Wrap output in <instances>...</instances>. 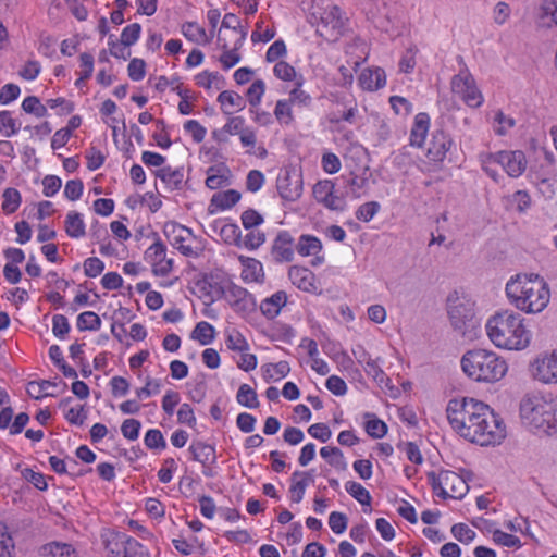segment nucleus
I'll list each match as a JSON object with an SVG mask.
<instances>
[{
  "instance_id": "nucleus-1",
  "label": "nucleus",
  "mask_w": 557,
  "mask_h": 557,
  "mask_svg": "<svg viewBox=\"0 0 557 557\" xmlns=\"http://www.w3.org/2000/svg\"><path fill=\"white\" fill-rule=\"evenodd\" d=\"M451 428L463 438L481 446L499 444L506 436L503 420L473 398L449 400L446 408Z\"/></svg>"
},
{
  "instance_id": "nucleus-2",
  "label": "nucleus",
  "mask_w": 557,
  "mask_h": 557,
  "mask_svg": "<svg viewBox=\"0 0 557 557\" xmlns=\"http://www.w3.org/2000/svg\"><path fill=\"white\" fill-rule=\"evenodd\" d=\"M485 330L494 346L505 350H523L530 345L532 337L524 319L511 310H503L490 317Z\"/></svg>"
},
{
  "instance_id": "nucleus-3",
  "label": "nucleus",
  "mask_w": 557,
  "mask_h": 557,
  "mask_svg": "<svg viewBox=\"0 0 557 557\" xmlns=\"http://www.w3.org/2000/svg\"><path fill=\"white\" fill-rule=\"evenodd\" d=\"M506 295L511 305L525 313H540L548 305L550 290L539 274H518L506 284Z\"/></svg>"
},
{
  "instance_id": "nucleus-4",
  "label": "nucleus",
  "mask_w": 557,
  "mask_h": 557,
  "mask_svg": "<svg viewBox=\"0 0 557 557\" xmlns=\"http://www.w3.org/2000/svg\"><path fill=\"white\" fill-rule=\"evenodd\" d=\"M520 418L528 428L547 435H557V397L531 392L520 401Z\"/></svg>"
},
{
  "instance_id": "nucleus-5",
  "label": "nucleus",
  "mask_w": 557,
  "mask_h": 557,
  "mask_svg": "<svg viewBox=\"0 0 557 557\" xmlns=\"http://www.w3.org/2000/svg\"><path fill=\"white\" fill-rule=\"evenodd\" d=\"M463 372L476 382H497L507 372V362L496 352L487 349H472L461 358Z\"/></svg>"
},
{
  "instance_id": "nucleus-6",
  "label": "nucleus",
  "mask_w": 557,
  "mask_h": 557,
  "mask_svg": "<svg viewBox=\"0 0 557 557\" xmlns=\"http://www.w3.org/2000/svg\"><path fill=\"white\" fill-rule=\"evenodd\" d=\"M475 302L465 295L455 293L447 299V314L453 330L468 341L476 338L480 320L475 314Z\"/></svg>"
},
{
  "instance_id": "nucleus-7",
  "label": "nucleus",
  "mask_w": 557,
  "mask_h": 557,
  "mask_svg": "<svg viewBox=\"0 0 557 557\" xmlns=\"http://www.w3.org/2000/svg\"><path fill=\"white\" fill-rule=\"evenodd\" d=\"M480 162L483 171L495 182H498L499 174L494 164L502 165L510 177H519L527 169V159L521 150L482 153Z\"/></svg>"
},
{
  "instance_id": "nucleus-8",
  "label": "nucleus",
  "mask_w": 557,
  "mask_h": 557,
  "mask_svg": "<svg viewBox=\"0 0 557 557\" xmlns=\"http://www.w3.org/2000/svg\"><path fill=\"white\" fill-rule=\"evenodd\" d=\"M428 480L433 492L442 498H461L469 488L463 478L450 470H442L438 473L429 472Z\"/></svg>"
},
{
  "instance_id": "nucleus-9",
  "label": "nucleus",
  "mask_w": 557,
  "mask_h": 557,
  "mask_svg": "<svg viewBox=\"0 0 557 557\" xmlns=\"http://www.w3.org/2000/svg\"><path fill=\"white\" fill-rule=\"evenodd\" d=\"M450 88L468 107L479 108L482 106L483 96L475 84L474 77L466 66L451 77Z\"/></svg>"
},
{
  "instance_id": "nucleus-10",
  "label": "nucleus",
  "mask_w": 557,
  "mask_h": 557,
  "mask_svg": "<svg viewBox=\"0 0 557 557\" xmlns=\"http://www.w3.org/2000/svg\"><path fill=\"white\" fill-rule=\"evenodd\" d=\"M344 30V20L341 14V9L337 5H332L324 9L320 13V22L317 26V33L327 41H336Z\"/></svg>"
},
{
  "instance_id": "nucleus-11",
  "label": "nucleus",
  "mask_w": 557,
  "mask_h": 557,
  "mask_svg": "<svg viewBox=\"0 0 557 557\" xmlns=\"http://www.w3.org/2000/svg\"><path fill=\"white\" fill-rule=\"evenodd\" d=\"M100 541L107 557H126L129 553L131 542H137L126 533L112 529H103L100 533Z\"/></svg>"
},
{
  "instance_id": "nucleus-12",
  "label": "nucleus",
  "mask_w": 557,
  "mask_h": 557,
  "mask_svg": "<svg viewBox=\"0 0 557 557\" xmlns=\"http://www.w3.org/2000/svg\"><path fill=\"white\" fill-rule=\"evenodd\" d=\"M313 196L319 203L333 211H344L347 207L345 195H337L335 184L330 180L318 182L313 186Z\"/></svg>"
},
{
  "instance_id": "nucleus-13",
  "label": "nucleus",
  "mask_w": 557,
  "mask_h": 557,
  "mask_svg": "<svg viewBox=\"0 0 557 557\" xmlns=\"http://www.w3.org/2000/svg\"><path fill=\"white\" fill-rule=\"evenodd\" d=\"M532 376L543 383H557V352L539 356L530 364Z\"/></svg>"
},
{
  "instance_id": "nucleus-14",
  "label": "nucleus",
  "mask_w": 557,
  "mask_h": 557,
  "mask_svg": "<svg viewBox=\"0 0 557 557\" xmlns=\"http://www.w3.org/2000/svg\"><path fill=\"white\" fill-rule=\"evenodd\" d=\"M276 188L286 201H296L302 194L301 175L294 170H285L277 176Z\"/></svg>"
},
{
  "instance_id": "nucleus-15",
  "label": "nucleus",
  "mask_w": 557,
  "mask_h": 557,
  "mask_svg": "<svg viewBox=\"0 0 557 557\" xmlns=\"http://www.w3.org/2000/svg\"><path fill=\"white\" fill-rule=\"evenodd\" d=\"M164 234L169 242L178 249L184 256H195L190 245L186 244L191 238V231L178 223L168 222L164 225Z\"/></svg>"
},
{
  "instance_id": "nucleus-16",
  "label": "nucleus",
  "mask_w": 557,
  "mask_h": 557,
  "mask_svg": "<svg viewBox=\"0 0 557 557\" xmlns=\"http://www.w3.org/2000/svg\"><path fill=\"white\" fill-rule=\"evenodd\" d=\"M165 251V246L157 240L145 252L146 259L152 265L153 273L158 276H165L173 269V260L166 258Z\"/></svg>"
},
{
  "instance_id": "nucleus-17",
  "label": "nucleus",
  "mask_w": 557,
  "mask_h": 557,
  "mask_svg": "<svg viewBox=\"0 0 557 557\" xmlns=\"http://www.w3.org/2000/svg\"><path fill=\"white\" fill-rule=\"evenodd\" d=\"M296 244L287 231H281L273 240L271 256L275 262H290L294 258Z\"/></svg>"
},
{
  "instance_id": "nucleus-18",
  "label": "nucleus",
  "mask_w": 557,
  "mask_h": 557,
  "mask_svg": "<svg viewBox=\"0 0 557 557\" xmlns=\"http://www.w3.org/2000/svg\"><path fill=\"white\" fill-rule=\"evenodd\" d=\"M453 146V140L443 131H436L432 134V139L426 148V157L435 162L443 161Z\"/></svg>"
},
{
  "instance_id": "nucleus-19",
  "label": "nucleus",
  "mask_w": 557,
  "mask_h": 557,
  "mask_svg": "<svg viewBox=\"0 0 557 557\" xmlns=\"http://www.w3.org/2000/svg\"><path fill=\"white\" fill-rule=\"evenodd\" d=\"M223 293L225 299L235 311H245L252 305L251 295L238 285L231 283Z\"/></svg>"
},
{
  "instance_id": "nucleus-20",
  "label": "nucleus",
  "mask_w": 557,
  "mask_h": 557,
  "mask_svg": "<svg viewBox=\"0 0 557 557\" xmlns=\"http://www.w3.org/2000/svg\"><path fill=\"white\" fill-rule=\"evenodd\" d=\"M358 83L362 89L375 91L385 86L386 75L381 67L364 69L358 77Z\"/></svg>"
},
{
  "instance_id": "nucleus-21",
  "label": "nucleus",
  "mask_w": 557,
  "mask_h": 557,
  "mask_svg": "<svg viewBox=\"0 0 557 557\" xmlns=\"http://www.w3.org/2000/svg\"><path fill=\"white\" fill-rule=\"evenodd\" d=\"M358 362L363 364L366 373L371 376L380 386L389 385V379L386 376L384 371L379 364V359H372L364 350L358 357Z\"/></svg>"
},
{
  "instance_id": "nucleus-22",
  "label": "nucleus",
  "mask_w": 557,
  "mask_h": 557,
  "mask_svg": "<svg viewBox=\"0 0 557 557\" xmlns=\"http://www.w3.org/2000/svg\"><path fill=\"white\" fill-rule=\"evenodd\" d=\"M288 277L299 289L310 292L314 288V274L307 268L297 265L290 267Z\"/></svg>"
},
{
  "instance_id": "nucleus-23",
  "label": "nucleus",
  "mask_w": 557,
  "mask_h": 557,
  "mask_svg": "<svg viewBox=\"0 0 557 557\" xmlns=\"http://www.w3.org/2000/svg\"><path fill=\"white\" fill-rule=\"evenodd\" d=\"M430 126V116L426 113H418L410 132V144L422 147Z\"/></svg>"
},
{
  "instance_id": "nucleus-24",
  "label": "nucleus",
  "mask_w": 557,
  "mask_h": 557,
  "mask_svg": "<svg viewBox=\"0 0 557 557\" xmlns=\"http://www.w3.org/2000/svg\"><path fill=\"white\" fill-rule=\"evenodd\" d=\"M286 293L280 290L264 299L260 305V310L268 319H273L280 313L282 307L286 305Z\"/></svg>"
},
{
  "instance_id": "nucleus-25",
  "label": "nucleus",
  "mask_w": 557,
  "mask_h": 557,
  "mask_svg": "<svg viewBox=\"0 0 557 557\" xmlns=\"http://www.w3.org/2000/svg\"><path fill=\"white\" fill-rule=\"evenodd\" d=\"M311 479L310 472L295 471L292 475V485L289 488L290 500L295 504L301 502L308 481Z\"/></svg>"
},
{
  "instance_id": "nucleus-26",
  "label": "nucleus",
  "mask_w": 557,
  "mask_h": 557,
  "mask_svg": "<svg viewBox=\"0 0 557 557\" xmlns=\"http://www.w3.org/2000/svg\"><path fill=\"white\" fill-rule=\"evenodd\" d=\"M156 175L170 190L180 189L184 181V171L182 168L172 169L170 166H164L158 170Z\"/></svg>"
},
{
  "instance_id": "nucleus-27",
  "label": "nucleus",
  "mask_w": 557,
  "mask_h": 557,
  "mask_svg": "<svg viewBox=\"0 0 557 557\" xmlns=\"http://www.w3.org/2000/svg\"><path fill=\"white\" fill-rule=\"evenodd\" d=\"M295 249L304 257L315 256L321 251L322 244L320 239L314 236L301 235L295 246Z\"/></svg>"
},
{
  "instance_id": "nucleus-28",
  "label": "nucleus",
  "mask_w": 557,
  "mask_h": 557,
  "mask_svg": "<svg viewBox=\"0 0 557 557\" xmlns=\"http://www.w3.org/2000/svg\"><path fill=\"white\" fill-rule=\"evenodd\" d=\"M65 232L72 238H81L85 235V223L81 213L70 211L65 219Z\"/></svg>"
},
{
  "instance_id": "nucleus-29",
  "label": "nucleus",
  "mask_w": 557,
  "mask_h": 557,
  "mask_svg": "<svg viewBox=\"0 0 557 557\" xmlns=\"http://www.w3.org/2000/svg\"><path fill=\"white\" fill-rule=\"evenodd\" d=\"M244 269L242 277L245 282H261L264 273L261 262L256 259L247 258L243 260Z\"/></svg>"
},
{
  "instance_id": "nucleus-30",
  "label": "nucleus",
  "mask_w": 557,
  "mask_h": 557,
  "mask_svg": "<svg viewBox=\"0 0 557 557\" xmlns=\"http://www.w3.org/2000/svg\"><path fill=\"white\" fill-rule=\"evenodd\" d=\"M189 451L193 455V459L202 465H206L215 459V450L211 445L202 442L194 443L189 446Z\"/></svg>"
},
{
  "instance_id": "nucleus-31",
  "label": "nucleus",
  "mask_w": 557,
  "mask_h": 557,
  "mask_svg": "<svg viewBox=\"0 0 557 557\" xmlns=\"http://www.w3.org/2000/svg\"><path fill=\"white\" fill-rule=\"evenodd\" d=\"M183 35L190 41L196 44H208L210 39L206 29L196 22H186L182 25Z\"/></svg>"
},
{
  "instance_id": "nucleus-32",
  "label": "nucleus",
  "mask_w": 557,
  "mask_h": 557,
  "mask_svg": "<svg viewBox=\"0 0 557 557\" xmlns=\"http://www.w3.org/2000/svg\"><path fill=\"white\" fill-rule=\"evenodd\" d=\"M240 199V194L235 189L216 193L211 199V206H215L221 210L230 209L235 206Z\"/></svg>"
},
{
  "instance_id": "nucleus-33",
  "label": "nucleus",
  "mask_w": 557,
  "mask_h": 557,
  "mask_svg": "<svg viewBox=\"0 0 557 557\" xmlns=\"http://www.w3.org/2000/svg\"><path fill=\"white\" fill-rule=\"evenodd\" d=\"M218 101L221 103L222 111L225 114L232 113V111L227 110V107L236 108L238 110H242L245 107L243 97L235 91H222L218 97Z\"/></svg>"
},
{
  "instance_id": "nucleus-34",
  "label": "nucleus",
  "mask_w": 557,
  "mask_h": 557,
  "mask_svg": "<svg viewBox=\"0 0 557 557\" xmlns=\"http://www.w3.org/2000/svg\"><path fill=\"white\" fill-rule=\"evenodd\" d=\"M345 182L346 187L348 188L345 195L355 199L360 198L364 194L369 184L368 177L354 174H351V176Z\"/></svg>"
},
{
  "instance_id": "nucleus-35",
  "label": "nucleus",
  "mask_w": 557,
  "mask_h": 557,
  "mask_svg": "<svg viewBox=\"0 0 557 557\" xmlns=\"http://www.w3.org/2000/svg\"><path fill=\"white\" fill-rule=\"evenodd\" d=\"M236 399L244 407L253 409L259 407L257 393L248 384H242L238 388Z\"/></svg>"
},
{
  "instance_id": "nucleus-36",
  "label": "nucleus",
  "mask_w": 557,
  "mask_h": 557,
  "mask_svg": "<svg viewBox=\"0 0 557 557\" xmlns=\"http://www.w3.org/2000/svg\"><path fill=\"white\" fill-rule=\"evenodd\" d=\"M196 84L206 89H210L212 87L221 89L224 85V78L218 72L211 73L205 71L196 76Z\"/></svg>"
},
{
  "instance_id": "nucleus-37",
  "label": "nucleus",
  "mask_w": 557,
  "mask_h": 557,
  "mask_svg": "<svg viewBox=\"0 0 557 557\" xmlns=\"http://www.w3.org/2000/svg\"><path fill=\"white\" fill-rule=\"evenodd\" d=\"M191 338L197 339L201 345H208L214 339V327L210 323L201 321L191 332Z\"/></svg>"
},
{
  "instance_id": "nucleus-38",
  "label": "nucleus",
  "mask_w": 557,
  "mask_h": 557,
  "mask_svg": "<svg viewBox=\"0 0 557 557\" xmlns=\"http://www.w3.org/2000/svg\"><path fill=\"white\" fill-rule=\"evenodd\" d=\"M245 129V120L242 116H233L220 131H214L213 136L219 140H225L224 134H240Z\"/></svg>"
},
{
  "instance_id": "nucleus-39",
  "label": "nucleus",
  "mask_w": 557,
  "mask_h": 557,
  "mask_svg": "<svg viewBox=\"0 0 557 557\" xmlns=\"http://www.w3.org/2000/svg\"><path fill=\"white\" fill-rule=\"evenodd\" d=\"M515 125L516 121L513 117L506 115L502 110L495 112L493 128L498 136L508 134L509 129Z\"/></svg>"
},
{
  "instance_id": "nucleus-40",
  "label": "nucleus",
  "mask_w": 557,
  "mask_h": 557,
  "mask_svg": "<svg viewBox=\"0 0 557 557\" xmlns=\"http://www.w3.org/2000/svg\"><path fill=\"white\" fill-rule=\"evenodd\" d=\"M100 326L101 320L92 311H85L77 317V327L79 331H97Z\"/></svg>"
},
{
  "instance_id": "nucleus-41",
  "label": "nucleus",
  "mask_w": 557,
  "mask_h": 557,
  "mask_svg": "<svg viewBox=\"0 0 557 557\" xmlns=\"http://www.w3.org/2000/svg\"><path fill=\"white\" fill-rule=\"evenodd\" d=\"M2 210L8 213H14L21 205V194L15 188H7L3 191Z\"/></svg>"
},
{
  "instance_id": "nucleus-42",
  "label": "nucleus",
  "mask_w": 557,
  "mask_h": 557,
  "mask_svg": "<svg viewBox=\"0 0 557 557\" xmlns=\"http://www.w3.org/2000/svg\"><path fill=\"white\" fill-rule=\"evenodd\" d=\"M346 491L361 505L370 506L371 495L360 483L348 481L345 484Z\"/></svg>"
},
{
  "instance_id": "nucleus-43",
  "label": "nucleus",
  "mask_w": 557,
  "mask_h": 557,
  "mask_svg": "<svg viewBox=\"0 0 557 557\" xmlns=\"http://www.w3.org/2000/svg\"><path fill=\"white\" fill-rule=\"evenodd\" d=\"M225 344L228 349L234 351L245 352L249 350L248 342L243 334L236 330H232L227 333Z\"/></svg>"
},
{
  "instance_id": "nucleus-44",
  "label": "nucleus",
  "mask_w": 557,
  "mask_h": 557,
  "mask_svg": "<svg viewBox=\"0 0 557 557\" xmlns=\"http://www.w3.org/2000/svg\"><path fill=\"white\" fill-rule=\"evenodd\" d=\"M44 550L51 554L53 557H78L75 548L65 543H50L44 547Z\"/></svg>"
},
{
  "instance_id": "nucleus-45",
  "label": "nucleus",
  "mask_w": 557,
  "mask_h": 557,
  "mask_svg": "<svg viewBox=\"0 0 557 557\" xmlns=\"http://www.w3.org/2000/svg\"><path fill=\"white\" fill-rule=\"evenodd\" d=\"M320 455L326 459L331 466L343 470L346 468L344 456L337 447H322Z\"/></svg>"
},
{
  "instance_id": "nucleus-46",
  "label": "nucleus",
  "mask_w": 557,
  "mask_h": 557,
  "mask_svg": "<svg viewBox=\"0 0 557 557\" xmlns=\"http://www.w3.org/2000/svg\"><path fill=\"white\" fill-rule=\"evenodd\" d=\"M224 52L220 57V62L222 63L225 70H228L236 65L240 61V55L237 50L242 47L238 41L235 42L233 49H228L227 44H223Z\"/></svg>"
},
{
  "instance_id": "nucleus-47",
  "label": "nucleus",
  "mask_w": 557,
  "mask_h": 557,
  "mask_svg": "<svg viewBox=\"0 0 557 557\" xmlns=\"http://www.w3.org/2000/svg\"><path fill=\"white\" fill-rule=\"evenodd\" d=\"M220 235L226 244L242 245L240 228L236 224H224L221 227Z\"/></svg>"
},
{
  "instance_id": "nucleus-48",
  "label": "nucleus",
  "mask_w": 557,
  "mask_h": 557,
  "mask_svg": "<svg viewBox=\"0 0 557 557\" xmlns=\"http://www.w3.org/2000/svg\"><path fill=\"white\" fill-rule=\"evenodd\" d=\"M22 109L37 117H42L47 114L46 106L41 104L40 100L35 96L26 97L22 102Z\"/></svg>"
},
{
  "instance_id": "nucleus-49",
  "label": "nucleus",
  "mask_w": 557,
  "mask_h": 557,
  "mask_svg": "<svg viewBox=\"0 0 557 557\" xmlns=\"http://www.w3.org/2000/svg\"><path fill=\"white\" fill-rule=\"evenodd\" d=\"M222 27L230 28L234 33L239 34V38L237 41H238L239 46L243 45V42L246 38V35H247V32H246V29H244L240 26V22L235 14H233V13L225 14L223 17V21H222Z\"/></svg>"
},
{
  "instance_id": "nucleus-50",
  "label": "nucleus",
  "mask_w": 557,
  "mask_h": 557,
  "mask_svg": "<svg viewBox=\"0 0 557 557\" xmlns=\"http://www.w3.org/2000/svg\"><path fill=\"white\" fill-rule=\"evenodd\" d=\"M54 386H55V383H52L47 380H42L40 382L33 381L28 384L27 392L34 398L39 399L40 397H44V396H53L52 393L48 392V388L54 387Z\"/></svg>"
},
{
  "instance_id": "nucleus-51",
  "label": "nucleus",
  "mask_w": 557,
  "mask_h": 557,
  "mask_svg": "<svg viewBox=\"0 0 557 557\" xmlns=\"http://www.w3.org/2000/svg\"><path fill=\"white\" fill-rule=\"evenodd\" d=\"M302 77L296 81V86L289 91L290 103H297L301 106H309L311 102V97L305 90L301 89Z\"/></svg>"
},
{
  "instance_id": "nucleus-52",
  "label": "nucleus",
  "mask_w": 557,
  "mask_h": 557,
  "mask_svg": "<svg viewBox=\"0 0 557 557\" xmlns=\"http://www.w3.org/2000/svg\"><path fill=\"white\" fill-rule=\"evenodd\" d=\"M14 547V542L7 527L0 522V557H12Z\"/></svg>"
},
{
  "instance_id": "nucleus-53",
  "label": "nucleus",
  "mask_w": 557,
  "mask_h": 557,
  "mask_svg": "<svg viewBox=\"0 0 557 557\" xmlns=\"http://www.w3.org/2000/svg\"><path fill=\"white\" fill-rule=\"evenodd\" d=\"M144 442L150 449H164L166 447V442L161 431L157 429L149 430L145 435Z\"/></svg>"
},
{
  "instance_id": "nucleus-54",
  "label": "nucleus",
  "mask_w": 557,
  "mask_h": 557,
  "mask_svg": "<svg viewBox=\"0 0 557 557\" xmlns=\"http://www.w3.org/2000/svg\"><path fill=\"white\" fill-rule=\"evenodd\" d=\"M141 26L138 23H133L126 26L121 34V44L125 47L133 46L139 38Z\"/></svg>"
},
{
  "instance_id": "nucleus-55",
  "label": "nucleus",
  "mask_w": 557,
  "mask_h": 557,
  "mask_svg": "<svg viewBox=\"0 0 557 557\" xmlns=\"http://www.w3.org/2000/svg\"><path fill=\"white\" fill-rule=\"evenodd\" d=\"M290 102L286 99L278 100L274 109V115L281 123L289 124L293 121Z\"/></svg>"
},
{
  "instance_id": "nucleus-56",
  "label": "nucleus",
  "mask_w": 557,
  "mask_h": 557,
  "mask_svg": "<svg viewBox=\"0 0 557 557\" xmlns=\"http://www.w3.org/2000/svg\"><path fill=\"white\" fill-rule=\"evenodd\" d=\"M247 231V234L242 239V245H244L246 248L251 250L257 249L265 242L264 233L255 230V227Z\"/></svg>"
},
{
  "instance_id": "nucleus-57",
  "label": "nucleus",
  "mask_w": 557,
  "mask_h": 557,
  "mask_svg": "<svg viewBox=\"0 0 557 557\" xmlns=\"http://www.w3.org/2000/svg\"><path fill=\"white\" fill-rule=\"evenodd\" d=\"M418 53L417 47H409L399 61V71L401 73H411L417 64L416 54Z\"/></svg>"
},
{
  "instance_id": "nucleus-58",
  "label": "nucleus",
  "mask_w": 557,
  "mask_h": 557,
  "mask_svg": "<svg viewBox=\"0 0 557 557\" xmlns=\"http://www.w3.org/2000/svg\"><path fill=\"white\" fill-rule=\"evenodd\" d=\"M380 203L376 201H370L361 205L356 211V218L363 222H369L379 212Z\"/></svg>"
},
{
  "instance_id": "nucleus-59",
  "label": "nucleus",
  "mask_w": 557,
  "mask_h": 557,
  "mask_svg": "<svg viewBox=\"0 0 557 557\" xmlns=\"http://www.w3.org/2000/svg\"><path fill=\"white\" fill-rule=\"evenodd\" d=\"M451 533L456 540L462 543H470L475 537V532L465 523H457L451 527Z\"/></svg>"
},
{
  "instance_id": "nucleus-60",
  "label": "nucleus",
  "mask_w": 557,
  "mask_h": 557,
  "mask_svg": "<svg viewBox=\"0 0 557 557\" xmlns=\"http://www.w3.org/2000/svg\"><path fill=\"white\" fill-rule=\"evenodd\" d=\"M264 90H265V85H264L263 81H261V79L255 81L247 90L248 102L253 107L258 106L261 101Z\"/></svg>"
},
{
  "instance_id": "nucleus-61",
  "label": "nucleus",
  "mask_w": 557,
  "mask_h": 557,
  "mask_svg": "<svg viewBox=\"0 0 557 557\" xmlns=\"http://www.w3.org/2000/svg\"><path fill=\"white\" fill-rule=\"evenodd\" d=\"M128 76L132 81H141L146 75V63L143 59L134 58L127 67Z\"/></svg>"
},
{
  "instance_id": "nucleus-62",
  "label": "nucleus",
  "mask_w": 557,
  "mask_h": 557,
  "mask_svg": "<svg viewBox=\"0 0 557 557\" xmlns=\"http://www.w3.org/2000/svg\"><path fill=\"white\" fill-rule=\"evenodd\" d=\"M348 519L345 513L333 511L329 517V525L336 534H342L347 529Z\"/></svg>"
},
{
  "instance_id": "nucleus-63",
  "label": "nucleus",
  "mask_w": 557,
  "mask_h": 557,
  "mask_svg": "<svg viewBox=\"0 0 557 557\" xmlns=\"http://www.w3.org/2000/svg\"><path fill=\"white\" fill-rule=\"evenodd\" d=\"M104 263L97 257H89L84 261V273L88 277H96L102 273Z\"/></svg>"
},
{
  "instance_id": "nucleus-64",
  "label": "nucleus",
  "mask_w": 557,
  "mask_h": 557,
  "mask_svg": "<svg viewBox=\"0 0 557 557\" xmlns=\"http://www.w3.org/2000/svg\"><path fill=\"white\" fill-rule=\"evenodd\" d=\"M540 12L543 18H549L557 26V0H542Z\"/></svg>"
}]
</instances>
